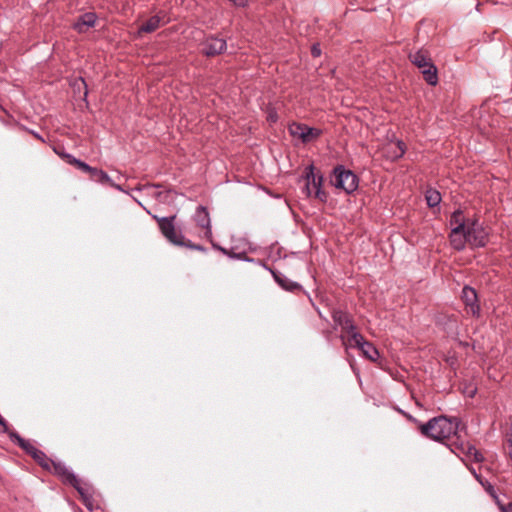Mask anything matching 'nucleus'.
<instances>
[{
	"mask_svg": "<svg viewBox=\"0 0 512 512\" xmlns=\"http://www.w3.org/2000/svg\"><path fill=\"white\" fill-rule=\"evenodd\" d=\"M460 421L441 415L419 424L421 434L434 441L442 442L457 434Z\"/></svg>",
	"mask_w": 512,
	"mask_h": 512,
	"instance_id": "f257e3e1",
	"label": "nucleus"
},
{
	"mask_svg": "<svg viewBox=\"0 0 512 512\" xmlns=\"http://www.w3.org/2000/svg\"><path fill=\"white\" fill-rule=\"evenodd\" d=\"M10 440L30 455L43 469L50 470V459L42 450L35 447L29 440L22 438L17 432L8 433Z\"/></svg>",
	"mask_w": 512,
	"mask_h": 512,
	"instance_id": "f03ea898",
	"label": "nucleus"
},
{
	"mask_svg": "<svg viewBox=\"0 0 512 512\" xmlns=\"http://www.w3.org/2000/svg\"><path fill=\"white\" fill-rule=\"evenodd\" d=\"M153 218L157 221L161 234L169 243L180 247L186 244L184 235L175 227V215L170 217H158L157 215H153Z\"/></svg>",
	"mask_w": 512,
	"mask_h": 512,
	"instance_id": "7ed1b4c3",
	"label": "nucleus"
},
{
	"mask_svg": "<svg viewBox=\"0 0 512 512\" xmlns=\"http://www.w3.org/2000/svg\"><path fill=\"white\" fill-rule=\"evenodd\" d=\"M305 179L306 184L304 187V192L306 195L308 197L314 195V197L319 201L325 203L327 201L328 195L322 189L324 178L323 175L314 173V166L312 164L305 169Z\"/></svg>",
	"mask_w": 512,
	"mask_h": 512,
	"instance_id": "20e7f679",
	"label": "nucleus"
},
{
	"mask_svg": "<svg viewBox=\"0 0 512 512\" xmlns=\"http://www.w3.org/2000/svg\"><path fill=\"white\" fill-rule=\"evenodd\" d=\"M333 185L350 194L358 188V177L350 170L338 166L333 170Z\"/></svg>",
	"mask_w": 512,
	"mask_h": 512,
	"instance_id": "39448f33",
	"label": "nucleus"
},
{
	"mask_svg": "<svg viewBox=\"0 0 512 512\" xmlns=\"http://www.w3.org/2000/svg\"><path fill=\"white\" fill-rule=\"evenodd\" d=\"M466 237L471 247H484L488 241V233L477 220L467 222Z\"/></svg>",
	"mask_w": 512,
	"mask_h": 512,
	"instance_id": "423d86ee",
	"label": "nucleus"
},
{
	"mask_svg": "<svg viewBox=\"0 0 512 512\" xmlns=\"http://www.w3.org/2000/svg\"><path fill=\"white\" fill-rule=\"evenodd\" d=\"M348 345L357 347L372 362H376L380 357L378 349L372 343L366 341L361 334L351 335V338H348Z\"/></svg>",
	"mask_w": 512,
	"mask_h": 512,
	"instance_id": "0eeeda50",
	"label": "nucleus"
},
{
	"mask_svg": "<svg viewBox=\"0 0 512 512\" xmlns=\"http://www.w3.org/2000/svg\"><path fill=\"white\" fill-rule=\"evenodd\" d=\"M332 319L334 322V329L340 327L342 332L349 334V338H351V335L360 334L357 332L352 317L347 312L343 310H334L332 312Z\"/></svg>",
	"mask_w": 512,
	"mask_h": 512,
	"instance_id": "6e6552de",
	"label": "nucleus"
},
{
	"mask_svg": "<svg viewBox=\"0 0 512 512\" xmlns=\"http://www.w3.org/2000/svg\"><path fill=\"white\" fill-rule=\"evenodd\" d=\"M202 53L207 57H214L223 53L227 48L226 40L216 36H207L201 43Z\"/></svg>",
	"mask_w": 512,
	"mask_h": 512,
	"instance_id": "1a4fd4ad",
	"label": "nucleus"
},
{
	"mask_svg": "<svg viewBox=\"0 0 512 512\" xmlns=\"http://www.w3.org/2000/svg\"><path fill=\"white\" fill-rule=\"evenodd\" d=\"M461 298L466 306V311L474 317L480 316V305L476 290L470 286H465L462 289Z\"/></svg>",
	"mask_w": 512,
	"mask_h": 512,
	"instance_id": "9d476101",
	"label": "nucleus"
},
{
	"mask_svg": "<svg viewBox=\"0 0 512 512\" xmlns=\"http://www.w3.org/2000/svg\"><path fill=\"white\" fill-rule=\"evenodd\" d=\"M49 471L60 477L64 484H77V476L62 462L52 460Z\"/></svg>",
	"mask_w": 512,
	"mask_h": 512,
	"instance_id": "9b49d317",
	"label": "nucleus"
},
{
	"mask_svg": "<svg viewBox=\"0 0 512 512\" xmlns=\"http://www.w3.org/2000/svg\"><path fill=\"white\" fill-rule=\"evenodd\" d=\"M194 221L197 224V226L205 230V236L207 238L212 237L211 221L209 212L206 207L201 205L197 207L194 214Z\"/></svg>",
	"mask_w": 512,
	"mask_h": 512,
	"instance_id": "f8f14e48",
	"label": "nucleus"
},
{
	"mask_svg": "<svg viewBox=\"0 0 512 512\" xmlns=\"http://www.w3.org/2000/svg\"><path fill=\"white\" fill-rule=\"evenodd\" d=\"M408 58L420 71L428 68V65H434L427 50L419 49L415 52H411Z\"/></svg>",
	"mask_w": 512,
	"mask_h": 512,
	"instance_id": "ddd939ff",
	"label": "nucleus"
},
{
	"mask_svg": "<svg viewBox=\"0 0 512 512\" xmlns=\"http://www.w3.org/2000/svg\"><path fill=\"white\" fill-rule=\"evenodd\" d=\"M449 240L451 243V246L457 250L461 251L465 248L466 244L468 243L467 237H466V229L459 230V227H453L451 229Z\"/></svg>",
	"mask_w": 512,
	"mask_h": 512,
	"instance_id": "4468645a",
	"label": "nucleus"
},
{
	"mask_svg": "<svg viewBox=\"0 0 512 512\" xmlns=\"http://www.w3.org/2000/svg\"><path fill=\"white\" fill-rule=\"evenodd\" d=\"M89 175H90V179L95 182H99L101 184H107V185L114 187L118 190H122V188L119 185L115 184L112 181V179L110 178V176L102 169L93 167V169Z\"/></svg>",
	"mask_w": 512,
	"mask_h": 512,
	"instance_id": "2eb2a0df",
	"label": "nucleus"
},
{
	"mask_svg": "<svg viewBox=\"0 0 512 512\" xmlns=\"http://www.w3.org/2000/svg\"><path fill=\"white\" fill-rule=\"evenodd\" d=\"M96 23V15L94 13H85L79 17L74 24V28L79 33H84L88 28L93 27Z\"/></svg>",
	"mask_w": 512,
	"mask_h": 512,
	"instance_id": "dca6fc26",
	"label": "nucleus"
},
{
	"mask_svg": "<svg viewBox=\"0 0 512 512\" xmlns=\"http://www.w3.org/2000/svg\"><path fill=\"white\" fill-rule=\"evenodd\" d=\"M271 273L273 275L274 280L285 290L287 291H294L299 289L301 286L290 279H288L284 274L281 272L273 271L271 270Z\"/></svg>",
	"mask_w": 512,
	"mask_h": 512,
	"instance_id": "f3484780",
	"label": "nucleus"
},
{
	"mask_svg": "<svg viewBox=\"0 0 512 512\" xmlns=\"http://www.w3.org/2000/svg\"><path fill=\"white\" fill-rule=\"evenodd\" d=\"M162 22V17L159 15H154L150 17L146 22H144L140 28L139 33H152L157 30Z\"/></svg>",
	"mask_w": 512,
	"mask_h": 512,
	"instance_id": "a211bd4d",
	"label": "nucleus"
},
{
	"mask_svg": "<svg viewBox=\"0 0 512 512\" xmlns=\"http://www.w3.org/2000/svg\"><path fill=\"white\" fill-rule=\"evenodd\" d=\"M421 74L427 84L436 86L438 83V69L435 65H428V68L422 69Z\"/></svg>",
	"mask_w": 512,
	"mask_h": 512,
	"instance_id": "6ab92c4d",
	"label": "nucleus"
},
{
	"mask_svg": "<svg viewBox=\"0 0 512 512\" xmlns=\"http://www.w3.org/2000/svg\"><path fill=\"white\" fill-rule=\"evenodd\" d=\"M322 134V131L318 128L309 127L304 125V132L301 134V142L306 144L317 139Z\"/></svg>",
	"mask_w": 512,
	"mask_h": 512,
	"instance_id": "aec40b11",
	"label": "nucleus"
},
{
	"mask_svg": "<svg viewBox=\"0 0 512 512\" xmlns=\"http://www.w3.org/2000/svg\"><path fill=\"white\" fill-rule=\"evenodd\" d=\"M450 225L453 227H459V230H464L467 227V222L464 219L463 212L461 209L455 210L450 218Z\"/></svg>",
	"mask_w": 512,
	"mask_h": 512,
	"instance_id": "412c9836",
	"label": "nucleus"
},
{
	"mask_svg": "<svg viewBox=\"0 0 512 512\" xmlns=\"http://www.w3.org/2000/svg\"><path fill=\"white\" fill-rule=\"evenodd\" d=\"M425 199L429 207H436L441 202V194L436 189H428L425 193Z\"/></svg>",
	"mask_w": 512,
	"mask_h": 512,
	"instance_id": "4be33fe9",
	"label": "nucleus"
},
{
	"mask_svg": "<svg viewBox=\"0 0 512 512\" xmlns=\"http://www.w3.org/2000/svg\"><path fill=\"white\" fill-rule=\"evenodd\" d=\"M74 487L77 492L80 494L81 498L93 494L92 488L87 483L82 482L81 479L77 477V484H70Z\"/></svg>",
	"mask_w": 512,
	"mask_h": 512,
	"instance_id": "5701e85b",
	"label": "nucleus"
},
{
	"mask_svg": "<svg viewBox=\"0 0 512 512\" xmlns=\"http://www.w3.org/2000/svg\"><path fill=\"white\" fill-rule=\"evenodd\" d=\"M304 125L305 124L296 123V122L290 124L288 127L290 135L293 138H298L299 140H301V134H302V132H304Z\"/></svg>",
	"mask_w": 512,
	"mask_h": 512,
	"instance_id": "b1692460",
	"label": "nucleus"
},
{
	"mask_svg": "<svg viewBox=\"0 0 512 512\" xmlns=\"http://www.w3.org/2000/svg\"><path fill=\"white\" fill-rule=\"evenodd\" d=\"M406 152V145L403 141H397L394 148H393V151H392V159L396 160V159H399L401 158Z\"/></svg>",
	"mask_w": 512,
	"mask_h": 512,
	"instance_id": "393cba45",
	"label": "nucleus"
},
{
	"mask_svg": "<svg viewBox=\"0 0 512 512\" xmlns=\"http://www.w3.org/2000/svg\"><path fill=\"white\" fill-rule=\"evenodd\" d=\"M470 471L474 475V477L482 484V486L485 487L486 491L489 492L492 496L496 497L494 494V487L487 481H483L481 476L476 473V471L472 468H470Z\"/></svg>",
	"mask_w": 512,
	"mask_h": 512,
	"instance_id": "a878e982",
	"label": "nucleus"
},
{
	"mask_svg": "<svg viewBox=\"0 0 512 512\" xmlns=\"http://www.w3.org/2000/svg\"><path fill=\"white\" fill-rule=\"evenodd\" d=\"M466 454L469 456H473L476 462H481L484 459L482 454L474 446L471 445H467Z\"/></svg>",
	"mask_w": 512,
	"mask_h": 512,
	"instance_id": "bb28decb",
	"label": "nucleus"
},
{
	"mask_svg": "<svg viewBox=\"0 0 512 512\" xmlns=\"http://www.w3.org/2000/svg\"><path fill=\"white\" fill-rule=\"evenodd\" d=\"M266 119L270 124H274L278 121V119H279L278 113L274 107H271V106L267 107Z\"/></svg>",
	"mask_w": 512,
	"mask_h": 512,
	"instance_id": "cd10ccee",
	"label": "nucleus"
},
{
	"mask_svg": "<svg viewBox=\"0 0 512 512\" xmlns=\"http://www.w3.org/2000/svg\"><path fill=\"white\" fill-rule=\"evenodd\" d=\"M73 166H75L77 169H79L85 173H88V174H90V172L93 169V167H91L90 165H88L87 163L83 162L80 159H77V161H75V164Z\"/></svg>",
	"mask_w": 512,
	"mask_h": 512,
	"instance_id": "c85d7f7f",
	"label": "nucleus"
},
{
	"mask_svg": "<svg viewBox=\"0 0 512 512\" xmlns=\"http://www.w3.org/2000/svg\"><path fill=\"white\" fill-rule=\"evenodd\" d=\"M73 166H75L77 169H79L85 173H88V174H90V172L93 169V167H91L90 165H88L87 163L83 162L80 159H77V161H75V164Z\"/></svg>",
	"mask_w": 512,
	"mask_h": 512,
	"instance_id": "c756f323",
	"label": "nucleus"
},
{
	"mask_svg": "<svg viewBox=\"0 0 512 512\" xmlns=\"http://www.w3.org/2000/svg\"><path fill=\"white\" fill-rule=\"evenodd\" d=\"M182 247H187L189 249L202 251V252L206 251V249L203 246H201L199 244H193L190 240H186V244H183Z\"/></svg>",
	"mask_w": 512,
	"mask_h": 512,
	"instance_id": "7c9ffc66",
	"label": "nucleus"
},
{
	"mask_svg": "<svg viewBox=\"0 0 512 512\" xmlns=\"http://www.w3.org/2000/svg\"><path fill=\"white\" fill-rule=\"evenodd\" d=\"M83 504L87 507V509H93V494L87 495L82 498Z\"/></svg>",
	"mask_w": 512,
	"mask_h": 512,
	"instance_id": "2f4dec72",
	"label": "nucleus"
},
{
	"mask_svg": "<svg viewBox=\"0 0 512 512\" xmlns=\"http://www.w3.org/2000/svg\"><path fill=\"white\" fill-rule=\"evenodd\" d=\"M311 54L313 57H319L321 55V48L319 44H314L311 48Z\"/></svg>",
	"mask_w": 512,
	"mask_h": 512,
	"instance_id": "473e14b6",
	"label": "nucleus"
},
{
	"mask_svg": "<svg viewBox=\"0 0 512 512\" xmlns=\"http://www.w3.org/2000/svg\"><path fill=\"white\" fill-rule=\"evenodd\" d=\"M63 160L70 165H74L75 161H77V158H75L73 155L67 153V155H63Z\"/></svg>",
	"mask_w": 512,
	"mask_h": 512,
	"instance_id": "72a5a7b5",
	"label": "nucleus"
},
{
	"mask_svg": "<svg viewBox=\"0 0 512 512\" xmlns=\"http://www.w3.org/2000/svg\"><path fill=\"white\" fill-rule=\"evenodd\" d=\"M399 411H400V413H402V414H403V415H404V416H405L409 421H411V422H413V423L417 424L418 426H419V424L421 423V422H419L416 418H414L412 415H410V414H408V413H406V412H404V411H402V410H399Z\"/></svg>",
	"mask_w": 512,
	"mask_h": 512,
	"instance_id": "f704fd0d",
	"label": "nucleus"
},
{
	"mask_svg": "<svg viewBox=\"0 0 512 512\" xmlns=\"http://www.w3.org/2000/svg\"><path fill=\"white\" fill-rule=\"evenodd\" d=\"M499 507L502 512H512V503H509L508 505L499 504Z\"/></svg>",
	"mask_w": 512,
	"mask_h": 512,
	"instance_id": "c9c22d12",
	"label": "nucleus"
},
{
	"mask_svg": "<svg viewBox=\"0 0 512 512\" xmlns=\"http://www.w3.org/2000/svg\"><path fill=\"white\" fill-rule=\"evenodd\" d=\"M507 449H508V455L510 459L512 460V438L508 437L507 439Z\"/></svg>",
	"mask_w": 512,
	"mask_h": 512,
	"instance_id": "e433bc0d",
	"label": "nucleus"
},
{
	"mask_svg": "<svg viewBox=\"0 0 512 512\" xmlns=\"http://www.w3.org/2000/svg\"><path fill=\"white\" fill-rule=\"evenodd\" d=\"M477 392V389L475 387L467 388L466 393L469 397H474Z\"/></svg>",
	"mask_w": 512,
	"mask_h": 512,
	"instance_id": "4c0bfd02",
	"label": "nucleus"
},
{
	"mask_svg": "<svg viewBox=\"0 0 512 512\" xmlns=\"http://www.w3.org/2000/svg\"><path fill=\"white\" fill-rule=\"evenodd\" d=\"M0 431H3V432L7 431V425L1 415H0Z\"/></svg>",
	"mask_w": 512,
	"mask_h": 512,
	"instance_id": "58836bf2",
	"label": "nucleus"
},
{
	"mask_svg": "<svg viewBox=\"0 0 512 512\" xmlns=\"http://www.w3.org/2000/svg\"><path fill=\"white\" fill-rule=\"evenodd\" d=\"M55 153L63 159V155H67L63 149L54 148Z\"/></svg>",
	"mask_w": 512,
	"mask_h": 512,
	"instance_id": "ea45409f",
	"label": "nucleus"
},
{
	"mask_svg": "<svg viewBox=\"0 0 512 512\" xmlns=\"http://www.w3.org/2000/svg\"><path fill=\"white\" fill-rule=\"evenodd\" d=\"M213 247H214L215 249L220 250L222 253L227 254V250H226L225 248H222V247H220V246H219V245H217V244H213Z\"/></svg>",
	"mask_w": 512,
	"mask_h": 512,
	"instance_id": "a19ab883",
	"label": "nucleus"
},
{
	"mask_svg": "<svg viewBox=\"0 0 512 512\" xmlns=\"http://www.w3.org/2000/svg\"><path fill=\"white\" fill-rule=\"evenodd\" d=\"M33 135H34L37 139H39V140H41L42 142H44V139H43V138H42L38 133H33Z\"/></svg>",
	"mask_w": 512,
	"mask_h": 512,
	"instance_id": "79ce46f5",
	"label": "nucleus"
},
{
	"mask_svg": "<svg viewBox=\"0 0 512 512\" xmlns=\"http://www.w3.org/2000/svg\"><path fill=\"white\" fill-rule=\"evenodd\" d=\"M340 338H341V340H342L343 344H346V343H345V337H344L343 335H341V336H340Z\"/></svg>",
	"mask_w": 512,
	"mask_h": 512,
	"instance_id": "37998d69",
	"label": "nucleus"
}]
</instances>
